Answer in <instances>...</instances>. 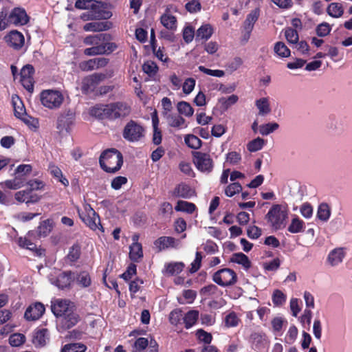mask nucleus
I'll use <instances>...</instances> for the list:
<instances>
[{
    "label": "nucleus",
    "instance_id": "f3484780",
    "mask_svg": "<svg viewBox=\"0 0 352 352\" xmlns=\"http://www.w3.org/2000/svg\"><path fill=\"white\" fill-rule=\"evenodd\" d=\"M32 343L36 347H43L49 341V333L46 329H37L32 333Z\"/></svg>",
    "mask_w": 352,
    "mask_h": 352
},
{
    "label": "nucleus",
    "instance_id": "774afa93",
    "mask_svg": "<svg viewBox=\"0 0 352 352\" xmlns=\"http://www.w3.org/2000/svg\"><path fill=\"white\" fill-rule=\"evenodd\" d=\"M272 300L274 305H281L285 302L286 297L281 291L276 290L273 294Z\"/></svg>",
    "mask_w": 352,
    "mask_h": 352
},
{
    "label": "nucleus",
    "instance_id": "58836bf2",
    "mask_svg": "<svg viewBox=\"0 0 352 352\" xmlns=\"http://www.w3.org/2000/svg\"><path fill=\"white\" fill-rule=\"evenodd\" d=\"M177 109L180 114L186 117H190L194 113V109L192 106L185 101L179 102L177 105Z\"/></svg>",
    "mask_w": 352,
    "mask_h": 352
},
{
    "label": "nucleus",
    "instance_id": "e2e57ef3",
    "mask_svg": "<svg viewBox=\"0 0 352 352\" xmlns=\"http://www.w3.org/2000/svg\"><path fill=\"white\" fill-rule=\"evenodd\" d=\"M298 336V329L294 325H292L286 334L285 340L287 343H293Z\"/></svg>",
    "mask_w": 352,
    "mask_h": 352
},
{
    "label": "nucleus",
    "instance_id": "423d86ee",
    "mask_svg": "<svg viewBox=\"0 0 352 352\" xmlns=\"http://www.w3.org/2000/svg\"><path fill=\"white\" fill-rule=\"evenodd\" d=\"M212 280L221 287H228L236 283L237 275L233 270L223 268L214 273Z\"/></svg>",
    "mask_w": 352,
    "mask_h": 352
},
{
    "label": "nucleus",
    "instance_id": "ea45409f",
    "mask_svg": "<svg viewBox=\"0 0 352 352\" xmlns=\"http://www.w3.org/2000/svg\"><path fill=\"white\" fill-rule=\"evenodd\" d=\"M199 317V312L195 310H191L186 313L184 318L185 327L189 329L194 325Z\"/></svg>",
    "mask_w": 352,
    "mask_h": 352
},
{
    "label": "nucleus",
    "instance_id": "20e7f679",
    "mask_svg": "<svg viewBox=\"0 0 352 352\" xmlns=\"http://www.w3.org/2000/svg\"><path fill=\"white\" fill-rule=\"evenodd\" d=\"M40 100L45 107L52 110L57 109L62 105L64 96L58 90L46 89L41 93Z\"/></svg>",
    "mask_w": 352,
    "mask_h": 352
},
{
    "label": "nucleus",
    "instance_id": "2f4dec72",
    "mask_svg": "<svg viewBox=\"0 0 352 352\" xmlns=\"http://www.w3.org/2000/svg\"><path fill=\"white\" fill-rule=\"evenodd\" d=\"M49 171L50 174L56 178L60 183H62L65 186H69V181L63 176V173L59 167L56 166L54 164H50L49 165Z\"/></svg>",
    "mask_w": 352,
    "mask_h": 352
},
{
    "label": "nucleus",
    "instance_id": "680f3d73",
    "mask_svg": "<svg viewBox=\"0 0 352 352\" xmlns=\"http://www.w3.org/2000/svg\"><path fill=\"white\" fill-rule=\"evenodd\" d=\"M196 81L192 78L186 79L183 84L182 89L185 94H190L195 87Z\"/></svg>",
    "mask_w": 352,
    "mask_h": 352
},
{
    "label": "nucleus",
    "instance_id": "1a4fd4ad",
    "mask_svg": "<svg viewBox=\"0 0 352 352\" xmlns=\"http://www.w3.org/2000/svg\"><path fill=\"white\" fill-rule=\"evenodd\" d=\"M100 2L95 0H77L75 3V7L81 10H90L91 14V19H97L106 17L102 13L97 12V9Z\"/></svg>",
    "mask_w": 352,
    "mask_h": 352
},
{
    "label": "nucleus",
    "instance_id": "cd10ccee",
    "mask_svg": "<svg viewBox=\"0 0 352 352\" xmlns=\"http://www.w3.org/2000/svg\"><path fill=\"white\" fill-rule=\"evenodd\" d=\"M143 256L142 245L133 243L130 246L129 257L134 262H138Z\"/></svg>",
    "mask_w": 352,
    "mask_h": 352
},
{
    "label": "nucleus",
    "instance_id": "603ef678",
    "mask_svg": "<svg viewBox=\"0 0 352 352\" xmlns=\"http://www.w3.org/2000/svg\"><path fill=\"white\" fill-rule=\"evenodd\" d=\"M240 322V319L234 312H231L225 318V323L228 327H236Z\"/></svg>",
    "mask_w": 352,
    "mask_h": 352
},
{
    "label": "nucleus",
    "instance_id": "69168bd1",
    "mask_svg": "<svg viewBox=\"0 0 352 352\" xmlns=\"http://www.w3.org/2000/svg\"><path fill=\"white\" fill-rule=\"evenodd\" d=\"M186 8L188 12L194 13L199 12L201 6L199 0H190L186 4Z\"/></svg>",
    "mask_w": 352,
    "mask_h": 352
},
{
    "label": "nucleus",
    "instance_id": "4be33fe9",
    "mask_svg": "<svg viewBox=\"0 0 352 352\" xmlns=\"http://www.w3.org/2000/svg\"><path fill=\"white\" fill-rule=\"evenodd\" d=\"M173 195L176 197L188 199L195 195V191L188 184L182 183L175 187Z\"/></svg>",
    "mask_w": 352,
    "mask_h": 352
},
{
    "label": "nucleus",
    "instance_id": "9b49d317",
    "mask_svg": "<svg viewBox=\"0 0 352 352\" xmlns=\"http://www.w3.org/2000/svg\"><path fill=\"white\" fill-rule=\"evenodd\" d=\"M74 113L71 110L65 111L61 113L57 120V129L60 133L63 131L68 132L70 126L73 124Z\"/></svg>",
    "mask_w": 352,
    "mask_h": 352
},
{
    "label": "nucleus",
    "instance_id": "49530a36",
    "mask_svg": "<svg viewBox=\"0 0 352 352\" xmlns=\"http://www.w3.org/2000/svg\"><path fill=\"white\" fill-rule=\"evenodd\" d=\"M279 127V125L276 122H270L267 124H262L258 127L259 133L262 135H267L276 130H277Z\"/></svg>",
    "mask_w": 352,
    "mask_h": 352
},
{
    "label": "nucleus",
    "instance_id": "4468645a",
    "mask_svg": "<svg viewBox=\"0 0 352 352\" xmlns=\"http://www.w3.org/2000/svg\"><path fill=\"white\" fill-rule=\"evenodd\" d=\"M179 245L180 241L172 236H161L154 242V245L158 251L168 248H177Z\"/></svg>",
    "mask_w": 352,
    "mask_h": 352
},
{
    "label": "nucleus",
    "instance_id": "8fccbe9b",
    "mask_svg": "<svg viewBox=\"0 0 352 352\" xmlns=\"http://www.w3.org/2000/svg\"><path fill=\"white\" fill-rule=\"evenodd\" d=\"M80 255V247L78 244H74L69 250L67 258L72 261H76Z\"/></svg>",
    "mask_w": 352,
    "mask_h": 352
},
{
    "label": "nucleus",
    "instance_id": "3c124183",
    "mask_svg": "<svg viewBox=\"0 0 352 352\" xmlns=\"http://www.w3.org/2000/svg\"><path fill=\"white\" fill-rule=\"evenodd\" d=\"M242 190L241 185L238 182H234L228 185L225 189V193L228 197H232Z\"/></svg>",
    "mask_w": 352,
    "mask_h": 352
},
{
    "label": "nucleus",
    "instance_id": "7ed1b4c3",
    "mask_svg": "<svg viewBox=\"0 0 352 352\" xmlns=\"http://www.w3.org/2000/svg\"><path fill=\"white\" fill-rule=\"evenodd\" d=\"M287 217V212L279 204H274L270 209L265 216V219L274 230H280L285 226V219Z\"/></svg>",
    "mask_w": 352,
    "mask_h": 352
},
{
    "label": "nucleus",
    "instance_id": "39448f33",
    "mask_svg": "<svg viewBox=\"0 0 352 352\" xmlns=\"http://www.w3.org/2000/svg\"><path fill=\"white\" fill-rule=\"evenodd\" d=\"M145 130L140 124L133 120L129 121L124 126L122 136L130 142L140 141L144 136Z\"/></svg>",
    "mask_w": 352,
    "mask_h": 352
},
{
    "label": "nucleus",
    "instance_id": "c756f323",
    "mask_svg": "<svg viewBox=\"0 0 352 352\" xmlns=\"http://www.w3.org/2000/svg\"><path fill=\"white\" fill-rule=\"evenodd\" d=\"M327 14L333 18H340L344 14V8L339 3H331L327 8Z\"/></svg>",
    "mask_w": 352,
    "mask_h": 352
},
{
    "label": "nucleus",
    "instance_id": "052dcab7",
    "mask_svg": "<svg viewBox=\"0 0 352 352\" xmlns=\"http://www.w3.org/2000/svg\"><path fill=\"white\" fill-rule=\"evenodd\" d=\"M196 336L199 341L204 342L206 345L210 344L212 339V335L203 329L197 330Z\"/></svg>",
    "mask_w": 352,
    "mask_h": 352
},
{
    "label": "nucleus",
    "instance_id": "c85d7f7f",
    "mask_svg": "<svg viewBox=\"0 0 352 352\" xmlns=\"http://www.w3.org/2000/svg\"><path fill=\"white\" fill-rule=\"evenodd\" d=\"M107 34H100L96 35H90L85 38L84 43L87 45L100 46L102 42L105 41Z\"/></svg>",
    "mask_w": 352,
    "mask_h": 352
},
{
    "label": "nucleus",
    "instance_id": "6e6d98bb",
    "mask_svg": "<svg viewBox=\"0 0 352 352\" xmlns=\"http://www.w3.org/2000/svg\"><path fill=\"white\" fill-rule=\"evenodd\" d=\"M198 69L200 72H201L208 76H211L221 78V77L224 76V75H225V72L223 70L210 69L206 68L204 66H202V65L199 66Z\"/></svg>",
    "mask_w": 352,
    "mask_h": 352
},
{
    "label": "nucleus",
    "instance_id": "6e6552de",
    "mask_svg": "<svg viewBox=\"0 0 352 352\" xmlns=\"http://www.w3.org/2000/svg\"><path fill=\"white\" fill-rule=\"evenodd\" d=\"M106 112L109 119H116L127 116L131 112V108L126 102H117L107 104Z\"/></svg>",
    "mask_w": 352,
    "mask_h": 352
},
{
    "label": "nucleus",
    "instance_id": "412c9836",
    "mask_svg": "<svg viewBox=\"0 0 352 352\" xmlns=\"http://www.w3.org/2000/svg\"><path fill=\"white\" fill-rule=\"evenodd\" d=\"M345 256L343 248H336L331 250L327 257V262L331 266H337L341 263Z\"/></svg>",
    "mask_w": 352,
    "mask_h": 352
},
{
    "label": "nucleus",
    "instance_id": "13d9d810",
    "mask_svg": "<svg viewBox=\"0 0 352 352\" xmlns=\"http://www.w3.org/2000/svg\"><path fill=\"white\" fill-rule=\"evenodd\" d=\"M331 30V25L326 22L319 24L316 28V33L318 36L323 37L328 35Z\"/></svg>",
    "mask_w": 352,
    "mask_h": 352
},
{
    "label": "nucleus",
    "instance_id": "2eb2a0df",
    "mask_svg": "<svg viewBox=\"0 0 352 352\" xmlns=\"http://www.w3.org/2000/svg\"><path fill=\"white\" fill-rule=\"evenodd\" d=\"M45 310V307L42 303L35 302L27 308L25 312V318L28 320H36L42 316Z\"/></svg>",
    "mask_w": 352,
    "mask_h": 352
},
{
    "label": "nucleus",
    "instance_id": "72a5a7b5",
    "mask_svg": "<svg viewBox=\"0 0 352 352\" xmlns=\"http://www.w3.org/2000/svg\"><path fill=\"white\" fill-rule=\"evenodd\" d=\"M231 261L233 263L241 265L245 270L251 267V262L248 257L243 253H236L233 254Z\"/></svg>",
    "mask_w": 352,
    "mask_h": 352
},
{
    "label": "nucleus",
    "instance_id": "b1692460",
    "mask_svg": "<svg viewBox=\"0 0 352 352\" xmlns=\"http://www.w3.org/2000/svg\"><path fill=\"white\" fill-rule=\"evenodd\" d=\"M74 280L79 287L83 288L88 287L91 284V276L85 271L80 272L76 275L74 274Z\"/></svg>",
    "mask_w": 352,
    "mask_h": 352
},
{
    "label": "nucleus",
    "instance_id": "dca6fc26",
    "mask_svg": "<svg viewBox=\"0 0 352 352\" xmlns=\"http://www.w3.org/2000/svg\"><path fill=\"white\" fill-rule=\"evenodd\" d=\"M6 40L10 47L16 50L21 49L25 42L23 34L16 30L11 31L10 34L6 36Z\"/></svg>",
    "mask_w": 352,
    "mask_h": 352
},
{
    "label": "nucleus",
    "instance_id": "5fc2aeb1",
    "mask_svg": "<svg viewBox=\"0 0 352 352\" xmlns=\"http://www.w3.org/2000/svg\"><path fill=\"white\" fill-rule=\"evenodd\" d=\"M107 76L104 74H94L88 77L85 80L84 83L85 82H87L88 84H90L92 86H94L96 85H98L99 82L103 81L104 79H106Z\"/></svg>",
    "mask_w": 352,
    "mask_h": 352
},
{
    "label": "nucleus",
    "instance_id": "ddd939ff",
    "mask_svg": "<svg viewBox=\"0 0 352 352\" xmlns=\"http://www.w3.org/2000/svg\"><path fill=\"white\" fill-rule=\"evenodd\" d=\"M195 164L201 172L209 173L213 167L212 159L206 153H197L195 156Z\"/></svg>",
    "mask_w": 352,
    "mask_h": 352
},
{
    "label": "nucleus",
    "instance_id": "4d7b16f0",
    "mask_svg": "<svg viewBox=\"0 0 352 352\" xmlns=\"http://www.w3.org/2000/svg\"><path fill=\"white\" fill-rule=\"evenodd\" d=\"M25 337L21 333H14L9 338V342L12 346H19L23 344Z\"/></svg>",
    "mask_w": 352,
    "mask_h": 352
},
{
    "label": "nucleus",
    "instance_id": "6ab92c4d",
    "mask_svg": "<svg viewBox=\"0 0 352 352\" xmlns=\"http://www.w3.org/2000/svg\"><path fill=\"white\" fill-rule=\"evenodd\" d=\"M160 22L162 25L168 30L174 32L177 29V19L172 14L168 8H167L165 12L161 16Z\"/></svg>",
    "mask_w": 352,
    "mask_h": 352
},
{
    "label": "nucleus",
    "instance_id": "338daca9",
    "mask_svg": "<svg viewBox=\"0 0 352 352\" xmlns=\"http://www.w3.org/2000/svg\"><path fill=\"white\" fill-rule=\"evenodd\" d=\"M287 322L283 318L280 316L275 317L272 320V326L273 330L276 332H279L282 330L284 323Z\"/></svg>",
    "mask_w": 352,
    "mask_h": 352
},
{
    "label": "nucleus",
    "instance_id": "f257e3e1",
    "mask_svg": "<svg viewBox=\"0 0 352 352\" xmlns=\"http://www.w3.org/2000/svg\"><path fill=\"white\" fill-rule=\"evenodd\" d=\"M52 311L57 317V328L59 331L69 329L76 325L79 316L74 311L73 304L65 299H56L52 302Z\"/></svg>",
    "mask_w": 352,
    "mask_h": 352
},
{
    "label": "nucleus",
    "instance_id": "aec40b11",
    "mask_svg": "<svg viewBox=\"0 0 352 352\" xmlns=\"http://www.w3.org/2000/svg\"><path fill=\"white\" fill-rule=\"evenodd\" d=\"M111 26L110 21H93L86 23L83 29L86 32H102L109 30Z\"/></svg>",
    "mask_w": 352,
    "mask_h": 352
},
{
    "label": "nucleus",
    "instance_id": "0eeeda50",
    "mask_svg": "<svg viewBox=\"0 0 352 352\" xmlns=\"http://www.w3.org/2000/svg\"><path fill=\"white\" fill-rule=\"evenodd\" d=\"M79 212L81 220L91 230H96L100 225L99 216L89 204H85L83 210Z\"/></svg>",
    "mask_w": 352,
    "mask_h": 352
},
{
    "label": "nucleus",
    "instance_id": "79ce46f5",
    "mask_svg": "<svg viewBox=\"0 0 352 352\" xmlns=\"http://www.w3.org/2000/svg\"><path fill=\"white\" fill-rule=\"evenodd\" d=\"M184 141L188 147L193 149H198L201 146V140L195 135L189 134L186 135Z\"/></svg>",
    "mask_w": 352,
    "mask_h": 352
},
{
    "label": "nucleus",
    "instance_id": "bb28decb",
    "mask_svg": "<svg viewBox=\"0 0 352 352\" xmlns=\"http://www.w3.org/2000/svg\"><path fill=\"white\" fill-rule=\"evenodd\" d=\"M184 264L182 262L170 263L165 265L164 273L168 276L179 274L184 269Z\"/></svg>",
    "mask_w": 352,
    "mask_h": 352
},
{
    "label": "nucleus",
    "instance_id": "bf43d9fd",
    "mask_svg": "<svg viewBox=\"0 0 352 352\" xmlns=\"http://www.w3.org/2000/svg\"><path fill=\"white\" fill-rule=\"evenodd\" d=\"M127 178L124 176H118L113 178L111 183V186L114 190H120L122 186L127 183Z\"/></svg>",
    "mask_w": 352,
    "mask_h": 352
},
{
    "label": "nucleus",
    "instance_id": "393cba45",
    "mask_svg": "<svg viewBox=\"0 0 352 352\" xmlns=\"http://www.w3.org/2000/svg\"><path fill=\"white\" fill-rule=\"evenodd\" d=\"M166 119L171 127L183 128L185 127V119L177 114H167Z\"/></svg>",
    "mask_w": 352,
    "mask_h": 352
},
{
    "label": "nucleus",
    "instance_id": "a19ab883",
    "mask_svg": "<svg viewBox=\"0 0 352 352\" xmlns=\"http://www.w3.org/2000/svg\"><path fill=\"white\" fill-rule=\"evenodd\" d=\"M107 108V105H97L94 107L90 110L91 116H95L99 119L109 118V116L106 112Z\"/></svg>",
    "mask_w": 352,
    "mask_h": 352
},
{
    "label": "nucleus",
    "instance_id": "f704fd0d",
    "mask_svg": "<svg viewBox=\"0 0 352 352\" xmlns=\"http://www.w3.org/2000/svg\"><path fill=\"white\" fill-rule=\"evenodd\" d=\"M1 188L6 187L11 190H17L23 186V180L19 177H15L13 179H8L0 183Z\"/></svg>",
    "mask_w": 352,
    "mask_h": 352
},
{
    "label": "nucleus",
    "instance_id": "f03ea898",
    "mask_svg": "<svg viewBox=\"0 0 352 352\" xmlns=\"http://www.w3.org/2000/svg\"><path fill=\"white\" fill-rule=\"evenodd\" d=\"M101 168L108 173L119 170L123 164L122 153L116 148H110L104 151L99 159Z\"/></svg>",
    "mask_w": 352,
    "mask_h": 352
},
{
    "label": "nucleus",
    "instance_id": "5701e85b",
    "mask_svg": "<svg viewBox=\"0 0 352 352\" xmlns=\"http://www.w3.org/2000/svg\"><path fill=\"white\" fill-rule=\"evenodd\" d=\"M259 16L258 11L256 10H252L244 22L243 28L245 32L250 35L252 32L255 22L257 21Z\"/></svg>",
    "mask_w": 352,
    "mask_h": 352
},
{
    "label": "nucleus",
    "instance_id": "a211bd4d",
    "mask_svg": "<svg viewBox=\"0 0 352 352\" xmlns=\"http://www.w3.org/2000/svg\"><path fill=\"white\" fill-rule=\"evenodd\" d=\"M74 280V273L69 271L60 273L55 280H52V283L58 288L64 289L69 287Z\"/></svg>",
    "mask_w": 352,
    "mask_h": 352
},
{
    "label": "nucleus",
    "instance_id": "0e129e2a",
    "mask_svg": "<svg viewBox=\"0 0 352 352\" xmlns=\"http://www.w3.org/2000/svg\"><path fill=\"white\" fill-rule=\"evenodd\" d=\"M247 234L250 239H256L261 235L262 230L256 226H251L248 227Z\"/></svg>",
    "mask_w": 352,
    "mask_h": 352
},
{
    "label": "nucleus",
    "instance_id": "9d476101",
    "mask_svg": "<svg viewBox=\"0 0 352 352\" xmlns=\"http://www.w3.org/2000/svg\"><path fill=\"white\" fill-rule=\"evenodd\" d=\"M118 46L115 43L102 42L100 46H94L86 48L84 54L87 56H96L104 54H110L117 49Z\"/></svg>",
    "mask_w": 352,
    "mask_h": 352
},
{
    "label": "nucleus",
    "instance_id": "473e14b6",
    "mask_svg": "<svg viewBox=\"0 0 352 352\" xmlns=\"http://www.w3.org/2000/svg\"><path fill=\"white\" fill-rule=\"evenodd\" d=\"M305 229V223L302 220L296 217L292 219L287 230L289 232L296 234L301 232Z\"/></svg>",
    "mask_w": 352,
    "mask_h": 352
},
{
    "label": "nucleus",
    "instance_id": "c9c22d12",
    "mask_svg": "<svg viewBox=\"0 0 352 352\" xmlns=\"http://www.w3.org/2000/svg\"><path fill=\"white\" fill-rule=\"evenodd\" d=\"M175 209L177 211L192 214L196 210V206L192 203L181 200L177 201Z\"/></svg>",
    "mask_w": 352,
    "mask_h": 352
},
{
    "label": "nucleus",
    "instance_id": "e433bc0d",
    "mask_svg": "<svg viewBox=\"0 0 352 352\" xmlns=\"http://www.w3.org/2000/svg\"><path fill=\"white\" fill-rule=\"evenodd\" d=\"M12 104L14 107V115L16 117L19 118L26 113L24 105L18 96L12 97Z\"/></svg>",
    "mask_w": 352,
    "mask_h": 352
},
{
    "label": "nucleus",
    "instance_id": "a18cd8bd",
    "mask_svg": "<svg viewBox=\"0 0 352 352\" xmlns=\"http://www.w3.org/2000/svg\"><path fill=\"white\" fill-rule=\"evenodd\" d=\"M264 145V140L261 138H256L248 144L247 148L250 152H256L261 150Z\"/></svg>",
    "mask_w": 352,
    "mask_h": 352
},
{
    "label": "nucleus",
    "instance_id": "7c9ffc66",
    "mask_svg": "<svg viewBox=\"0 0 352 352\" xmlns=\"http://www.w3.org/2000/svg\"><path fill=\"white\" fill-rule=\"evenodd\" d=\"M213 33V29L210 24L202 25L197 30L196 33V38L208 40L209 39Z\"/></svg>",
    "mask_w": 352,
    "mask_h": 352
},
{
    "label": "nucleus",
    "instance_id": "c03bdc74",
    "mask_svg": "<svg viewBox=\"0 0 352 352\" xmlns=\"http://www.w3.org/2000/svg\"><path fill=\"white\" fill-rule=\"evenodd\" d=\"M87 347L81 343H72L65 344L61 350V352H85Z\"/></svg>",
    "mask_w": 352,
    "mask_h": 352
},
{
    "label": "nucleus",
    "instance_id": "4c0bfd02",
    "mask_svg": "<svg viewBox=\"0 0 352 352\" xmlns=\"http://www.w3.org/2000/svg\"><path fill=\"white\" fill-rule=\"evenodd\" d=\"M52 230V223L50 220L42 221L37 229L38 236L39 237L47 236Z\"/></svg>",
    "mask_w": 352,
    "mask_h": 352
},
{
    "label": "nucleus",
    "instance_id": "864d4df0",
    "mask_svg": "<svg viewBox=\"0 0 352 352\" xmlns=\"http://www.w3.org/2000/svg\"><path fill=\"white\" fill-rule=\"evenodd\" d=\"M285 36L287 41L292 44H296L298 41V34L297 31L292 28H286Z\"/></svg>",
    "mask_w": 352,
    "mask_h": 352
},
{
    "label": "nucleus",
    "instance_id": "a878e982",
    "mask_svg": "<svg viewBox=\"0 0 352 352\" xmlns=\"http://www.w3.org/2000/svg\"><path fill=\"white\" fill-rule=\"evenodd\" d=\"M256 107L259 115L265 116L271 112V107L267 98H261L256 100Z\"/></svg>",
    "mask_w": 352,
    "mask_h": 352
},
{
    "label": "nucleus",
    "instance_id": "de8ad7c7",
    "mask_svg": "<svg viewBox=\"0 0 352 352\" xmlns=\"http://www.w3.org/2000/svg\"><path fill=\"white\" fill-rule=\"evenodd\" d=\"M274 52L280 57H288L290 55V50L283 42H277L275 44Z\"/></svg>",
    "mask_w": 352,
    "mask_h": 352
},
{
    "label": "nucleus",
    "instance_id": "09e8293b",
    "mask_svg": "<svg viewBox=\"0 0 352 352\" xmlns=\"http://www.w3.org/2000/svg\"><path fill=\"white\" fill-rule=\"evenodd\" d=\"M142 69L149 76H153L157 74L158 67L154 62L147 61L143 64Z\"/></svg>",
    "mask_w": 352,
    "mask_h": 352
},
{
    "label": "nucleus",
    "instance_id": "f8f14e48",
    "mask_svg": "<svg viewBox=\"0 0 352 352\" xmlns=\"http://www.w3.org/2000/svg\"><path fill=\"white\" fill-rule=\"evenodd\" d=\"M10 23L14 25H23L29 21V17L23 8H14L8 16Z\"/></svg>",
    "mask_w": 352,
    "mask_h": 352
},
{
    "label": "nucleus",
    "instance_id": "37998d69",
    "mask_svg": "<svg viewBox=\"0 0 352 352\" xmlns=\"http://www.w3.org/2000/svg\"><path fill=\"white\" fill-rule=\"evenodd\" d=\"M330 214L331 211L329 206L327 204H321L319 206L317 212V217L318 219L321 221H327L329 219Z\"/></svg>",
    "mask_w": 352,
    "mask_h": 352
}]
</instances>
